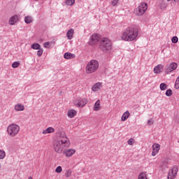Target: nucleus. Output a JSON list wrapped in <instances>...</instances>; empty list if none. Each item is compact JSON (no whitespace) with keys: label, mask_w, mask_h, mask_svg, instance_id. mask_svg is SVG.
Masks as SVG:
<instances>
[{"label":"nucleus","mask_w":179,"mask_h":179,"mask_svg":"<svg viewBox=\"0 0 179 179\" xmlns=\"http://www.w3.org/2000/svg\"><path fill=\"white\" fill-rule=\"evenodd\" d=\"M99 48L103 52H110L113 48L111 41L108 38H102L100 41Z\"/></svg>","instance_id":"7ed1b4c3"},{"label":"nucleus","mask_w":179,"mask_h":179,"mask_svg":"<svg viewBox=\"0 0 179 179\" xmlns=\"http://www.w3.org/2000/svg\"><path fill=\"white\" fill-rule=\"evenodd\" d=\"M31 48H32V50H40L41 45L37 43H34L31 45Z\"/></svg>","instance_id":"4be33fe9"},{"label":"nucleus","mask_w":179,"mask_h":179,"mask_svg":"<svg viewBox=\"0 0 179 179\" xmlns=\"http://www.w3.org/2000/svg\"><path fill=\"white\" fill-rule=\"evenodd\" d=\"M69 146V139L66 136L62 137L61 138L54 142V150L56 153L61 155L64 149H66Z\"/></svg>","instance_id":"f03ea898"},{"label":"nucleus","mask_w":179,"mask_h":179,"mask_svg":"<svg viewBox=\"0 0 179 179\" xmlns=\"http://www.w3.org/2000/svg\"><path fill=\"white\" fill-rule=\"evenodd\" d=\"M173 69H171V67L170 66H169L165 70V73H166L167 74L170 73L171 72H173Z\"/></svg>","instance_id":"72a5a7b5"},{"label":"nucleus","mask_w":179,"mask_h":179,"mask_svg":"<svg viewBox=\"0 0 179 179\" xmlns=\"http://www.w3.org/2000/svg\"><path fill=\"white\" fill-rule=\"evenodd\" d=\"M24 22L27 23V24H30V23L33 22V19H31V17L30 16H27L24 17Z\"/></svg>","instance_id":"b1692460"},{"label":"nucleus","mask_w":179,"mask_h":179,"mask_svg":"<svg viewBox=\"0 0 179 179\" xmlns=\"http://www.w3.org/2000/svg\"><path fill=\"white\" fill-rule=\"evenodd\" d=\"M75 4V0H66V5H68L69 6H72V5Z\"/></svg>","instance_id":"bb28decb"},{"label":"nucleus","mask_w":179,"mask_h":179,"mask_svg":"<svg viewBox=\"0 0 179 179\" xmlns=\"http://www.w3.org/2000/svg\"><path fill=\"white\" fill-rule=\"evenodd\" d=\"M146 10H148V3L145 2L141 3V4L136 8L137 16L143 15Z\"/></svg>","instance_id":"423d86ee"},{"label":"nucleus","mask_w":179,"mask_h":179,"mask_svg":"<svg viewBox=\"0 0 179 179\" xmlns=\"http://www.w3.org/2000/svg\"><path fill=\"white\" fill-rule=\"evenodd\" d=\"M177 2H179V0H177Z\"/></svg>","instance_id":"49530a36"},{"label":"nucleus","mask_w":179,"mask_h":179,"mask_svg":"<svg viewBox=\"0 0 179 179\" xmlns=\"http://www.w3.org/2000/svg\"><path fill=\"white\" fill-rule=\"evenodd\" d=\"M94 108L95 111H99V108H100V100H97L94 103Z\"/></svg>","instance_id":"5701e85b"},{"label":"nucleus","mask_w":179,"mask_h":179,"mask_svg":"<svg viewBox=\"0 0 179 179\" xmlns=\"http://www.w3.org/2000/svg\"><path fill=\"white\" fill-rule=\"evenodd\" d=\"M177 173H178V166H174L171 169L169 170V173H168V179H174L176 176H177Z\"/></svg>","instance_id":"1a4fd4ad"},{"label":"nucleus","mask_w":179,"mask_h":179,"mask_svg":"<svg viewBox=\"0 0 179 179\" xmlns=\"http://www.w3.org/2000/svg\"><path fill=\"white\" fill-rule=\"evenodd\" d=\"M101 86V83H95L92 87V92H97V90H100Z\"/></svg>","instance_id":"f3484780"},{"label":"nucleus","mask_w":179,"mask_h":179,"mask_svg":"<svg viewBox=\"0 0 179 179\" xmlns=\"http://www.w3.org/2000/svg\"><path fill=\"white\" fill-rule=\"evenodd\" d=\"M65 176L66 178H69V177H71V176H72V171H71L70 170L66 171V172L65 173Z\"/></svg>","instance_id":"f704fd0d"},{"label":"nucleus","mask_w":179,"mask_h":179,"mask_svg":"<svg viewBox=\"0 0 179 179\" xmlns=\"http://www.w3.org/2000/svg\"><path fill=\"white\" fill-rule=\"evenodd\" d=\"M129 115H131V113H129V111H126L122 116V121H127L128 118H129Z\"/></svg>","instance_id":"a211bd4d"},{"label":"nucleus","mask_w":179,"mask_h":179,"mask_svg":"<svg viewBox=\"0 0 179 179\" xmlns=\"http://www.w3.org/2000/svg\"><path fill=\"white\" fill-rule=\"evenodd\" d=\"M67 115L68 117H69V118H73V117L76 115V110H69Z\"/></svg>","instance_id":"aec40b11"},{"label":"nucleus","mask_w":179,"mask_h":179,"mask_svg":"<svg viewBox=\"0 0 179 179\" xmlns=\"http://www.w3.org/2000/svg\"><path fill=\"white\" fill-rule=\"evenodd\" d=\"M159 150H160V145L159 143H154L152 145V156H156L159 153Z\"/></svg>","instance_id":"9d476101"},{"label":"nucleus","mask_w":179,"mask_h":179,"mask_svg":"<svg viewBox=\"0 0 179 179\" xmlns=\"http://www.w3.org/2000/svg\"><path fill=\"white\" fill-rule=\"evenodd\" d=\"M168 2H170V1H171V0H166Z\"/></svg>","instance_id":"c03bdc74"},{"label":"nucleus","mask_w":179,"mask_h":179,"mask_svg":"<svg viewBox=\"0 0 179 179\" xmlns=\"http://www.w3.org/2000/svg\"><path fill=\"white\" fill-rule=\"evenodd\" d=\"M53 132H55V129L50 127H48L46 129L43 130L42 131V134H43V135H45L46 134H53Z\"/></svg>","instance_id":"2eb2a0df"},{"label":"nucleus","mask_w":179,"mask_h":179,"mask_svg":"<svg viewBox=\"0 0 179 179\" xmlns=\"http://www.w3.org/2000/svg\"><path fill=\"white\" fill-rule=\"evenodd\" d=\"M6 156V153L3 150H0V159H2Z\"/></svg>","instance_id":"c756f323"},{"label":"nucleus","mask_w":179,"mask_h":179,"mask_svg":"<svg viewBox=\"0 0 179 179\" xmlns=\"http://www.w3.org/2000/svg\"><path fill=\"white\" fill-rule=\"evenodd\" d=\"M138 179H148V178L146 177V174L141 173H140V175L138 176Z\"/></svg>","instance_id":"2f4dec72"},{"label":"nucleus","mask_w":179,"mask_h":179,"mask_svg":"<svg viewBox=\"0 0 179 179\" xmlns=\"http://www.w3.org/2000/svg\"><path fill=\"white\" fill-rule=\"evenodd\" d=\"M99 69V62L96 59L91 60L86 66L87 73H93Z\"/></svg>","instance_id":"20e7f679"},{"label":"nucleus","mask_w":179,"mask_h":179,"mask_svg":"<svg viewBox=\"0 0 179 179\" xmlns=\"http://www.w3.org/2000/svg\"><path fill=\"white\" fill-rule=\"evenodd\" d=\"M167 1L166 0H161L159 3L160 9H166L167 8Z\"/></svg>","instance_id":"6ab92c4d"},{"label":"nucleus","mask_w":179,"mask_h":179,"mask_svg":"<svg viewBox=\"0 0 179 179\" xmlns=\"http://www.w3.org/2000/svg\"><path fill=\"white\" fill-rule=\"evenodd\" d=\"M165 94L167 96V97H171V96H173V90H171V89L167 90Z\"/></svg>","instance_id":"393cba45"},{"label":"nucleus","mask_w":179,"mask_h":179,"mask_svg":"<svg viewBox=\"0 0 179 179\" xmlns=\"http://www.w3.org/2000/svg\"><path fill=\"white\" fill-rule=\"evenodd\" d=\"M117 3H118V0H113L112 2H111V5L113 6H115V5H117Z\"/></svg>","instance_id":"58836bf2"},{"label":"nucleus","mask_w":179,"mask_h":179,"mask_svg":"<svg viewBox=\"0 0 179 179\" xmlns=\"http://www.w3.org/2000/svg\"><path fill=\"white\" fill-rule=\"evenodd\" d=\"M99 41H100V34H93L90 38L89 45H95Z\"/></svg>","instance_id":"0eeeda50"},{"label":"nucleus","mask_w":179,"mask_h":179,"mask_svg":"<svg viewBox=\"0 0 179 179\" xmlns=\"http://www.w3.org/2000/svg\"><path fill=\"white\" fill-rule=\"evenodd\" d=\"M48 45H50V42H45L43 43V47H45V48H48Z\"/></svg>","instance_id":"ea45409f"},{"label":"nucleus","mask_w":179,"mask_h":179,"mask_svg":"<svg viewBox=\"0 0 179 179\" xmlns=\"http://www.w3.org/2000/svg\"><path fill=\"white\" fill-rule=\"evenodd\" d=\"M18 20H19V16L17 15H15L10 17V18L9 19V24H10L11 26H13V24H15V23H16V22H17Z\"/></svg>","instance_id":"9b49d317"},{"label":"nucleus","mask_w":179,"mask_h":179,"mask_svg":"<svg viewBox=\"0 0 179 179\" xmlns=\"http://www.w3.org/2000/svg\"><path fill=\"white\" fill-rule=\"evenodd\" d=\"M169 66L171 67V69H173V71H176L178 65L177 64V63L173 62L169 65Z\"/></svg>","instance_id":"c85d7f7f"},{"label":"nucleus","mask_w":179,"mask_h":179,"mask_svg":"<svg viewBox=\"0 0 179 179\" xmlns=\"http://www.w3.org/2000/svg\"><path fill=\"white\" fill-rule=\"evenodd\" d=\"M15 110H16V111H23V110H24V106L22 104H17L15 106Z\"/></svg>","instance_id":"412c9836"},{"label":"nucleus","mask_w":179,"mask_h":179,"mask_svg":"<svg viewBox=\"0 0 179 179\" xmlns=\"http://www.w3.org/2000/svg\"><path fill=\"white\" fill-rule=\"evenodd\" d=\"M28 179H33V177L30 176Z\"/></svg>","instance_id":"37998d69"},{"label":"nucleus","mask_w":179,"mask_h":179,"mask_svg":"<svg viewBox=\"0 0 179 179\" xmlns=\"http://www.w3.org/2000/svg\"><path fill=\"white\" fill-rule=\"evenodd\" d=\"M73 103L77 107H85V106L87 104V99L85 98H78Z\"/></svg>","instance_id":"6e6552de"},{"label":"nucleus","mask_w":179,"mask_h":179,"mask_svg":"<svg viewBox=\"0 0 179 179\" xmlns=\"http://www.w3.org/2000/svg\"><path fill=\"white\" fill-rule=\"evenodd\" d=\"M73 33H75V31L73 29H70L67 33H66V36L68 40H72L73 38Z\"/></svg>","instance_id":"4468645a"},{"label":"nucleus","mask_w":179,"mask_h":179,"mask_svg":"<svg viewBox=\"0 0 179 179\" xmlns=\"http://www.w3.org/2000/svg\"><path fill=\"white\" fill-rule=\"evenodd\" d=\"M35 1H38V0H35Z\"/></svg>","instance_id":"de8ad7c7"},{"label":"nucleus","mask_w":179,"mask_h":179,"mask_svg":"<svg viewBox=\"0 0 179 179\" xmlns=\"http://www.w3.org/2000/svg\"><path fill=\"white\" fill-rule=\"evenodd\" d=\"M175 89H179V80H176L175 83Z\"/></svg>","instance_id":"4c0bfd02"},{"label":"nucleus","mask_w":179,"mask_h":179,"mask_svg":"<svg viewBox=\"0 0 179 179\" xmlns=\"http://www.w3.org/2000/svg\"><path fill=\"white\" fill-rule=\"evenodd\" d=\"M138 33L139 29H138V27H129L124 30L123 34H122V38L124 41H134V40L138 37Z\"/></svg>","instance_id":"f257e3e1"},{"label":"nucleus","mask_w":179,"mask_h":179,"mask_svg":"<svg viewBox=\"0 0 179 179\" xmlns=\"http://www.w3.org/2000/svg\"><path fill=\"white\" fill-rule=\"evenodd\" d=\"M175 120H176V122H177L178 124H179V119H178V118H176Z\"/></svg>","instance_id":"79ce46f5"},{"label":"nucleus","mask_w":179,"mask_h":179,"mask_svg":"<svg viewBox=\"0 0 179 179\" xmlns=\"http://www.w3.org/2000/svg\"><path fill=\"white\" fill-rule=\"evenodd\" d=\"M1 164H0V170H1Z\"/></svg>","instance_id":"a18cd8bd"},{"label":"nucleus","mask_w":179,"mask_h":179,"mask_svg":"<svg viewBox=\"0 0 179 179\" xmlns=\"http://www.w3.org/2000/svg\"><path fill=\"white\" fill-rule=\"evenodd\" d=\"M76 55H75V54L68 52L64 55V58H65V59H72L73 58H76Z\"/></svg>","instance_id":"ddd939ff"},{"label":"nucleus","mask_w":179,"mask_h":179,"mask_svg":"<svg viewBox=\"0 0 179 179\" xmlns=\"http://www.w3.org/2000/svg\"><path fill=\"white\" fill-rule=\"evenodd\" d=\"M76 151L73 149H69L66 151L64 152V155H66V157H71L75 155Z\"/></svg>","instance_id":"f8f14e48"},{"label":"nucleus","mask_w":179,"mask_h":179,"mask_svg":"<svg viewBox=\"0 0 179 179\" xmlns=\"http://www.w3.org/2000/svg\"><path fill=\"white\" fill-rule=\"evenodd\" d=\"M148 125H153V119H150L148 120Z\"/></svg>","instance_id":"a19ab883"},{"label":"nucleus","mask_w":179,"mask_h":179,"mask_svg":"<svg viewBox=\"0 0 179 179\" xmlns=\"http://www.w3.org/2000/svg\"><path fill=\"white\" fill-rule=\"evenodd\" d=\"M160 90H166L167 89V84L162 83L159 85Z\"/></svg>","instance_id":"a878e982"},{"label":"nucleus","mask_w":179,"mask_h":179,"mask_svg":"<svg viewBox=\"0 0 179 179\" xmlns=\"http://www.w3.org/2000/svg\"><path fill=\"white\" fill-rule=\"evenodd\" d=\"M171 41L173 44H177V43H178V37L173 36L171 39Z\"/></svg>","instance_id":"473e14b6"},{"label":"nucleus","mask_w":179,"mask_h":179,"mask_svg":"<svg viewBox=\"0 0 179 179\" xmlns=\"http://www.w3.org/2000/svg\"><path fill=\"white\" fill-rule=\"evenodd\" d=\"M163 69V65L158 64L154 68V73H160Z\"/></svg>","instance_id":"dca6fc26"},{"label":"nucleus","mask_w":179,"mask_h":179,"mask_svg":"<svg viewBox=\"0 0 179 179\" xmlns=\"http://www.w3.org/2000/svg\"><path fill=\"white\" fill-rule=\"evenodd\" d=\"M19 131H20V127L17 124H13L7 128V132L10 136H16L19 134Z\"/></svg>","instance_id":"39448f33"},{"label":"nucleus","mask_w":179,"mask_h":179,"mask_svg":"<svg viewBox=\"0 0 179 179\" xmlns=\"http://www.w3.org/2000/svg\"><path fill=\"white\" fill-rule=\"evenodd\" d=\"M43 52H44V50L43 48H39L37 52L38 57H41L43 55Z\"/></svg>","instance_id":"7c9ffc66"},{"label":"nucleus","mask_w":179,"mask_h":179,"mask_svg":"<svg viewBox=\"0 0 179 179\" xmlns=\"http://www.w3.org/2000/svg\"><path fill=\"white\" fill-rule=\"evenodd\" d=\"M56 173H62V167L61 166H59L55 169Z\"/></svg>","instance_id":"c9c22d12"},{"label":"nucleus","mask_w":179,"mask_h":179,"mask_svg":"<svg viewBox=\"0 0 179 179\" xmlns=\"http://www.w3.org/2000/svg\"><path fill=\"white\" fill-rule=\"evenodd\" d=\"M11 66L12 68H19L20 66V62H14Z\"/></svg>","instance_id":"cd10ccee"},{"label":"nucleus","mask_w":179,"mask_h":179,"mask_svg":"<svg viewBox=\"0 0 179 179\" xmlns=\"http://www.w3.org/2000/svg\"><path fill=\"white\" fill-rule=\"evenodd\" d=\"M134 138H131L129 140H128L127 143L128 145H132L134 144Z\"/></svg>","instance_id":"e433bc0d"}]
</instances>
